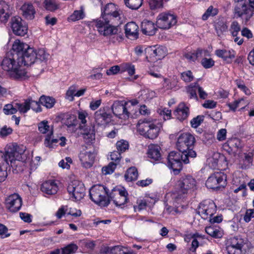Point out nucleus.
Segmentation results:
<instances>
[{
	"instance_id": "obj_13",
	"label": "nucleus",
	"mask_w": 254,
	"mask_h": 254,
	"mask_svg": "<svg viewBox=\"0 0 254 254\" xmlns=\"http://www.w3.org/2000/svg\"><path fill=\"white\" fill-rule=\"evenodd\" d=\"M226 176L223 173L217 172L212 174L207 180L206 186L211 189L224 187L226 185Z\"/></svg>"
},
{
	"instance_id": "obj_36",
	"label": "nucleus",
	"mask_w": 254,
	"mask_h": 254,
	"mask_svg": "<svg viewBox=\"0 0 254 254\" xmlns=\"http://www.w3.org/2000/svg\"><path fill=\"white\" fill-rule=\"evenodd\" d=\"M138 177V172L136 168L130 167L128 169L125 175L126 181L131 182L135 181Z\"/></svg>"
},
{
	"instance_id": "obj_37",
	"label": "nucleus",
	"mask_w": 254,
	"mask_h": 254,
	"mask_svg": "<svg viewBox=\"0 0 254 254\" xmlns=\"http://www.w3.org/2000/svg\"><path fill=\"white\" fill-rule=\"evenodd\" d=\"M39 102L46 108H51L55 103V100L52 97L42 95L39 99Z\"/></svg>"
},
{
	"instance_id": "obj_45",
	"label": "nucleus",
	"mask_w": 254,
	"mask_h": 254,
	"mask_svg": "<svg viewBox=\"0 0 254 254\" xmlns=\"http://www.w3.org/2000/svg\"><path fill=\"white\" fill-rule=\"evenodd\" d=\"M27 100L29 109L31 108L34 111L36 112H40L42 111L39 101H35L33 100L31 98H28Z\"/></svg>"
},
{
	"instance_id": "obj_31",
	"label": "nucleus",
	"mask_w": 254,
	"mask_h": 254,
	"mask_svg": "<svg viewBox=\"0 0 254 254\" xmlns=\"http://www.w3.org/2000/svg\"><path fill=\"white\" fill-rule=\"evenodd\" d=\"M150 56L155 58L156 60H160L164 58L166 54V49L162 47H154L150 50Z\"/></svg>"
},
{
	"instance_id": "obj_51",
	"label": "nucleus",
	"mask_w": 254,
	"mask_h": 254,
	"mask_svg": "<svg viewBox=\"0 0 254 254\" xmlns=\"http://www.w3.org/2000/svg\"><path fill=\"white\" fill-rule=\"evenodd\" d=\"M182 79L186 82H190L193 80L194 76L190 70H187L181 73Z\"/></svg>"
},
{
	"instance_id": "obj_26",
	"label": "nucleus",
	"mask_w": 254,
	"mask_h": 254,
	"mask_svg": "<svg viewBox=\"0 0 254 254\" xmlns=\"http://www.w3.org/2000/svg\"><path fill=\"white\" fill-rule=\"evenodd\" d=\"M189 114V108L186 106L184 103H180L174 112L175 116L180 121H183L186 119Z\"/></svg>"
},
{
	"instance_id": "obj_39",
	"label": "nucleus",
	"mask_w": 254,
	"mask_h": 254,
	"mask_svg": "<svg viewBox=\"0 0 254 254\" xmlns=\"http://www.w3.org/2000/svg\"><path fill=\"white\" fill-rule=\"evenodd\" d=\"M111 254H136L132 251H127V249L121 246L111 247Z\"/></svg>"
},
{
	"instance_id": "obj_54",
	"label": "nucleus",
	"mask_w": 254,
	"mask_h": 254,
	"mask_svg": "<svg viewBox=\"0 0 254 254\" xmlns=\"http://www.w3.org/2000/svg\"><path fill=\"white\" fill-rule=\"evenodd\" d=\"M38 129L42 133H46L50 130V126L47 121H43L38 124Z\"/></svg>"
},
{
	"instance_id": "obj_63",
	"label": "nucleus",
	"mask_w": 254,
	"mask_h": 254,
	"mask_svg": "<svg viewBox=\"0 0 254 254\" xmlns=\"http://www.w3.org/2000/svg\"><path fill=\"white\" fill-rule=\"evenodd\" d=\"M120 70V67L119 65H114L111 67L106 71L108 75H115L117 74Z\"/></svg>"
},
{
	"instance_id": "obj_20",
	"label": "nucleus",
	"mask_w": 254,
	"mask_h": 254,
	"mask_svg": "<svg viewBox=\"0 0 254 254\" xmlns=\"http://www.w3.org/2000/svg\"><path fill=\"white\" fill-rule=\"evenodd\" d=\"M112 118V115L108 112V107L101 108L94 113V120L98 125L109 123Z\"/></svg>"
},
{
	"instance_id": "obj_64",
	"label": "nucleus",
	"mask_w": 254,
	"mask_h": 254,
	"mask_svg": "<svg viewBox=\"0 0 254 254\" xmlns=\"http://www.w3.org/2000/svg\"><path fill=\"white\" fill-rule=\"evenodd\" d=\"M12 132V129L10 127H7L6 126L3 127L0 129V135L1 137H5L8 135L11 134Z\"/></svg>"
},
{
	"instance_id": "obj_38",
	"label": "nucleus",
	"mask_w": 254,
	"mask_h": 254,
	"mask_svg": "<svg viewBox=\"0 0 254 254\" xmlns=\"http://www.w3.org/2000/svg\"><path fill=\"white\" fill-rule=\"evenodd\" d=\"M199 237V235L197 233L194 234H189L186 236L185 238V241H187V239L190 238H192V242L191 244V247L190 250V251L192 252H195L196 251V249L199 246V242L197 240V238Z\"/></svg>"
},
{
	"instance_id": "obj_12",
	"label": "nucleus",
	"mask_w": 254,
	"mask_h": 254,
	"mask_svg": "<svg viewBox=\"0 0 254 254\" xmlns=\"http://www.w3.org/2000/svg\"><path fill=\"white\" fill-rule=\"evenodd\" d=\"M67 190L71 197L76 201L84 198L85 195V188L84 184L78 180L71 181L68 185Z\"/></svg>"
},
{
	"instance_id": "obj_29",
	"label": "nucleus",
	"mask_w": 254,
	"mask_h": 254,
	"mask_svg": "<svg viewBox=\"0 0 254 254\" xmlns=\"http://www.w3.org/2000/svg\"><path fill=\"white\" fill-rule=\"evenodd\" d=\"M160 147L157 145L152 144L148 146V156L154 161H158L161 159Z\"/></svg>"
},
{
	"instance_id": "obj_21",
	"label": "nucleus",
	"mask_w": 254,
	"mask_h": 254,
	"mask_svg": "<svg viewBox=\"0 0 254 254\" xmlns=\"http://www.w3.org/2000/svg\"><path fill=\"white\" fill-rule=\"evenodd\" d=\"M29 46L28 45L19 40H16L12 44V49L9 54L13 56L14 58H16L17 60H19L20 57H22L24 51H26Z\"/></svg>"
},
{
	"instance_id": "obj_60",
	"label": "nucleus",
	"mask_w": 254,
	"mask_h": 254,
	"mask_svg": "<svg viewBox=\"0 0 254 254\" xmlns=\"http://www.w3.org/2000/svg\"><path fill=\"white\" fill-rule=\"evenodd\" d=\"M121 158V153L118 151H114L111 154V159L115 162V163L118 164Z\"/></svg>"
},
{
	"instance_id": "obj_9",
	"label": "nucleus",
	"mask_w": 254,
	"mask_h": 254,
	"mask_svg": "<svg viewBox=\"0 0 254 254\" xmlns=\"http://www.w3.org/2000/svg\"><path fill=\"white\" fill-rule=\"evenodd\" d=\"M176 186L178 193L176 198H181L196 189V181L190 176H186L178 181Z\"/></svg>"
},
{
	"instance_id": "obj_11",
	"label": "nucleus",
	"mask_w": 254,
	"mask_h": 254,
	"mask_svg": "<svg viewBox=\"0 0 254 254\" xmlns=\"http://www.w3.org/2000/svg\"><path fill=\"white\" fill-rule=\"evenodd\" d=\"M185 156L180 152L172 151L168 156V166L172 169L175 175L178 174L182 169V162Z\"/></svg>"
},
{
	"instance_id": "obj_19",
	"label": "nucleus",
	"mask_w": 254,
	"mask_h": 254,
	"mask_svg": "<svg viewBox=\"0 0 254 254\" xmlns=\"http://www.w3.org/2000/svg\"><path fill=\"white\" fill-rule=\"evenodd\" d=\"M11 27L14 34L23 36L28 31L27 25L23 22L22 19L19 16L12 18Z\"/></svg>"
},
{
	"instance_id": "obj_59",
	"label": "nucleus",
	"mask_w": 254,
	"mask_h": 254,
	"mask_svg": "<svg viewBox=\"0 0 254 254\" xmlns=\"http://www.w3.org/2000/svg\"><path fill=\"white\" fill-rule=\"evenodd\" d=\"M122 66L124 70L127 71L129 75H132L135 73V67L133 65L126 63L123 64Z\"/></svg>"
},
{
	"instance_id": "obj_33",
	"label": "nucleus",
	"mask_w": 254,
	"mask_h": 254,
	"mask_svg": "<svg viewBox=\"0 0 254 254\" xmlns=\"http://www.w3.org/2000/svg\"><path fill=\"white\" fill-rule=\"evenodd\" d=\"M215 30L218 36H220L227 29L226 23L223 18H219L214 21Z\"/></svg>"
},
{
	"instance_id": "obj_58",
	"label": "nucleus",
	"mask_w": 254,
	"mask_h": 254,
	"mask_svg": "<svg viewBox=\"0 0 254 254\" xmlns=\"http://www.w3.org/2000/svg\"><path fill=\"white\" fill-rule=\"evenodd\" d=\"M201 63L205 68H210L214 64V61L212 59L203 58Z\"/></svg>"
},
{
	"instance_id": "obj_48",
	"label": "nucleus",
	"mask_w": 254,
	"mask_h": 254,
	"mask_svg": "<svg viewBox=\"0 0 254 254\" xmlns=\"http://www.w3.org/2000/svg\"><path fill=\"white\" fill-rule=\"evenodd\" d=\"M230 30L233 37L238 36L241 30V27L237 21H235L232 23Z\"/></svg>"
},
{
	"instance_id": "obj_61",
	"label": "nucleus",
	"mask_w": 254,
	"mask_h": 254,
	"mask_svg": "<svg viewBox=\"0 0 254 254\" xmlns=\"http://www.w3.org/2000/svg\"><path fill=\"white\" fill-rule=\"evenodd\" d=\"M253 217H254V209H248L244 217V220L246 222H249Z\"/></svg>"
},
{
	"instance_id": "obj_44",
	"label": "nucleus",
	"mask_w": 254,
	"mask_h": 254,
	"mask_svg": "<svg viewBox=\"0 0 254 254\" xmlns=\"http://www.w3.org/2000/svg\"><path fill=\"white\" fill-rule=\"evenodd\" d=\"M116 147L118 151L121 153L124 152L128 148V142L124 140L118 141L116 143Z\"/></svg>"
},
{
	"instance_id": "obj_55",
	"label": "nucleus",
	"mask_w": 254,
	"mask_h": 254,
	"mask_svg": "<svg viewBox=\"0 0 254 254\" xmlns=\"http://www.w3.org/2000/svg\"><path fill=\"white\" fill-rule=\"evenodd\" d=\"M77 88V86L73 85L71 86L67 91L66 94L70 101H72L73 100V97L75 96Z\"/></svg>"
},
{
	"instance_id": "obj_30",
	"label": "nucleus",
	"mask_w": 254,
	"mask_h": 254,
	"mask_svg": "<svg viewBox=\"0 0 254 254\" xmlns=\"http://www.w3.org/2000/svg\"><path fill=\"white\" fill-rule=\"evenodd\" d=\"M83 129V138L85 141L87 143H92L95 140V130L94 127L91 126L85 127Z\"/></svg>"
},
{
	"instance_id": "obj_16",
	"label": "nucleus",
	"mask_w": 254,
	"mask_h": 254,
	"mask_svg": "<svg viewBox=\"0 0 254 254\" xmlns=\"http://www.w3.org/2000/svg\"><path fill=\"white\" fill-rule=\"evenodd\" d=\"M128 193L123 188L122 189L113 190L109 193L110 202L112 200L117 206L124 205L127 202Z\"/></svg>"
},
{
	"instance_id": "obj_46",
	"label": "nucleus",
	"mask_w": 254,
	"mask_h": 254,
	"mask_svg": "<svg viewBox=\"0 0 254 254\" xmlns=\"http://www.w3.org/2000/svg\"><path fill=\"white\" fill-rule=\"evenodd\" d=\"M3 112L6 115H12L17 112V108L15 103L14 104H8L4 106Z\"/></svg>"
},
{
	"instance_id": "obj_50",
	"label": "nucleus",
	"mask_w": 254,
	"mask_h": 254,
	"mask_svg": "<svg viewBox=\"0 0 254 254\" xmlns=\"http://www.w3.org/2000/svg\"><path fill=\"white\" fill-rule=\"evenodd\" d=\"M117 164L113 162H110L107 166L102 168V171L105 175L110 174L112 173L115 169L116 168Z\"/></svg>"
},
{
	"instance_id": "obj_35",
	"label": "nucleus",
	"mask_w": 254,
	"mask_h": 254,
	"mask_svg": "<svg viewBox=\"0 0 254 254\" xmlns=\"http://www.w3.org/2000/svg\"><path fill=\"white\" fill-rule=\"evenodd\" d=\"M198 83L190 84L186 87L187 93L190 99H193L198 101V98L196 92L197 91Z\"/></svg>"
},
{
	"instance_id": "obj_22",
	"label": "nucleus",
	"mask_w": 254,
	"mask_h": 254,
	"mask_svg": "<svg viewBox=\"0 0 254 254\" xmlns=\"http://www.w3.org/2000/svg\"><path fill=\"white\" fill-rule=\"evenodd\" d=\"M79 160L82 165L85 168H89L93 166L95 158V154L91 151H82L79 155Z\"/></svg>"
},
{
	"instance_id": "obj_52",
	"label": "nucleus",
	"mask_w": 254,
	"mask_h": 254,
	"mask_svg": "<svg viewBox=\"0 0 254 254\" xmlns=\"http://www.w3.org/2000/svg\"><path fill=\"white\" fill-rule=\"evenodd\" d=\"M204 116L199 115L193 118L190 121V124L192 127H197L204 120Z\"/></svg>"
},
{
	"instance_id": "obj_47",
	"label": "nucleus",
	"mask_w": 254,
	"mask_h": 254,
	"mask_svg": "<svg viewBox=\"0 0 254 254\" xmlns=\"http://www.w3.org/2000/svg\"><path fill=\"white\" fill-rule=\"evenodd\" d=\"M3 163H5V162H0V182H3L7 176V173L6 169L8 163L7 162L6 165L3 166Z\"/></svg>"
},
{
	"instance_id": "obj_41",
	"label": "nucleus",
	"mask_w": 254,
	"mask_h": 254,
	"mask_svg": "<svg viewBox=\"0 0 254 254\" xmlns=\"http://www.w3.org/2000/svg\"><path fill=\"white\" fill-rule=\"evenodd\" d=\"M143 0H124L125 5L130 9H137L142 4Z\"/></svg>"
},
{
	"instance_id": "obj_17",
	"label": "nucleus",
	"mask_w": 254,
	"mask_h": 254,
	"mask_svg": "<svg viewBox=\"0 0 254 254\" xmlns=\"http://www.w3.org/2000/svg\"><path fill=\"white\" fill-rule=\"evenodd\" d=\"M177 23L176 17L171 14L162 13L160 14L156 21V25L161 29H169Z\"/></svg>"
},
{
	"instance_id": "obj_53",
	"label": "nucleus",
	"mask_w": 254,
	"mask_h": 254,
	"mask_svg": "<svg viewBox=\"0 0 254 254\" xmlns=\"http://www.w3.org/2000/svg\"><path fill=\"white\" fill-rule=\"evenodd\" d=\"M87 113L85 111L79 112L78 113V118L81 121V125H80L79 128L81 129L85 127V124L86 123V118L87 117Z\"/></svg>"
},
{
	"instance_id": "obj_6",
	"label": "nucleus",
	"mask_w": 254,
	"mask_h": 254,
	"mask_svg": "<svg viewBox=\"0 0 254 254\" xmlns=\"http://www.w3.org/2000/svg\"><path fill=\"white\" fill-rule=\"evenodd\" d=\"M233 13L235 17L242 18L243 23L248 25L254 15V9H251L245 0H234Z\"/></svg>"
},
{
	"instance_id": "obj_5",
	"label": "nucleus",
	"mask_w": 254,
	"mask_h": 254,
	"mask_svg": "<svg viewBox=\"0 0 254 254\" xmlns=\"http://www.w3.org/2000/svg\"><path fill=\"white\" fill-rule=\"evenodd\" d=\"M49 56V55L46 53L44 49L36 51L29 46V48L24 51L22 57H20L19 61L21 64L28 66L31 65L36 61H46Z\"/></svg>"
},
{
	"instance_id": "obj_15",
	"label": "nucleus",
	"mask_w": 254,
	"mask_h": 254,
	"mask_svg": "<svg viewBox=\"0 0 254 254\" xmlns=\"http://www.w3.org/2000/svg\"><path fill=\"white\" fill-rule=\"evenodd\" d=\"M6 209L10 212L15 213L20 210L22 204L21 197L17 193H13L7 196L5 200Z\"/></svg>"
},
{
	"instance_id": "obj_7",
	"label": "nucleus",
	"mask_w": 254,
	"mask_h": 254,
	"mask_svg": "<svg viewBox=\"0 0 254 254\" xmlns=\"http://www.w3.org/2000/svg\"><path fill=\"white\" fill-rule=\"evenodd\" d=\"M137 130L140 134L151 139L156 138L160 130V125L150 121L140 120L137 125Z\"/></svg>"
},
{
	"instance_id": "obj_56",
	"label": "nucleus",
	"mask_w": 254,
	"mask_h": 254,
	"mask_svg": "<svg viewBox=\"0 0 254 254\" xmlns=\"http://www.w3.org/2000/svg\"><path fill=\"white\" fill-rule=\"evenodd\" d=\"M53 134V131L51 130L50 134H48L45 139L44 144L46 147H52V143H57L58 141L57 139H51V136Z\"/></svg>"
},
{
	"instance_id": "obj_25",
	"label": "nucleus",
	"mask_w": 254,
	"mask_h": 254,
	"mask_svg": "<svg viewBox=\"0 0 254 254\" xmlns=\"http://www.w3.org/2000/svg\"><path fill=\"white\" fill-rule=\"evenodd\" d=\"M58 187L54 181H48L43 183L41 187L42 192L47 194H54L57 192Z\"/></svg>"
},
{
	"instance_id": "obj_34",
	"label": "nucleus",
	"mask_w": 254,
	"mask_h": 254,
	"mask_svg": "<svg viewBox=\"0 0 254 254\" xmlns=\"http://www.w3.org/2000/svg\"><path fill=\"white\" fill-rule=\"evenodd\" d=\"M44 4L45 8L51 12H54L61 7L60 3L56 0H45Z\"/></svg>"
},
{
	"instance_id": "obj_4",
	"label": "nucleus",
	"mask_w": 254,
	"mask_h": 254,
	"mask_svg": "<svg viewBox=\"0 0 254 254\" xmlns=\"http://www.w3.org/2000/svg\"><path fill=\"white\" fill-rule=\"evenodd\" d=\"M252 247L247 239L237 236L228 240L226 250L228 254H247Z\"/></svg>"
},
{
	"instance_id": "obj_10",
	"label": "nucleus",
	"mask_w": 254,
	"mask_h": 254,
	"mask_svg": "<svg viewBox=\"0 0 254 254\" xmlns=\"http://www.w3.org/2000/svg\"><path fill=\"white\" fill-rule=\"evenodd\" d=\"M26 147L23 145L19 146L13 145L10 151L5 152L0 156V162L4 161L3 166L6 165L8 161L12 162L13 160L20 161L22 160V155L24 153Z\"/></svg>"
},
{
	"instance_id": "obj_57",
	"label": "nucleus",
	"mask_w": 254,
	"mask_h": 254,
	"mask_svg": "<svg viewBox=\"0 0 254 254\" xmlns=\"http://www.w3.org/2000/svg\"><path fill=\"white\" fill-rule=\"evenodd\" d=\"M235 82L237 87L244 92L246 95H250L251 94L250 90L246 86L243 81L236 80Z\"/></svg>"
},
{
	"instance_id": "obj_18",
	"label": "nucleus",
	"mask_w": 254,
	"mask_h": 254,
	"mask_svg": "<svg viewBox=\"0 0 254 254\" xmlns=\"http://www.w3.org/2000/svg\"><path fill=\"white\" fill-rule=\"evenodd\" d=\"M127 102L124 101H115L112 106L113 114L120 119H127L130 116L127 107Z\"/></svg>"
},
{
	"instance_id": "obj_23",
	"label": "nucleus",
	"mask_w": 254,
	"mask_h": 254,
	"mask_svg": "<svg viewBox=\"0 0 254 254\" xmlns=\"http://www.w3.org/2000/svg\"><path fill=\"white\" fill-rule=\"evenodd\" d=\"M13 8L4 1H0V20L2 22H7L12 14Z\"/></svg>"
},
{
	"instance_id": "obj_32",
	"label": "nucleus",
	"mask_w": 254,
	"mask_h": 254,
	"mask_svg": "<svg viewBox=\"0 0 254 254\" xmlns=\"http://www.w3.org/2000/svg\"><path fill=\"white\" fill-rule=\"evenodd\" d=\"M230 51L225 50H217L215 51V54L219 57L222 58L224 61L227 63H230L235 56L233 53Z\"/></svg>"
},
{
	"instance_id": "obj_42",
	"label": "nucleus",
	"mask_w": 254,
	"mask_h": 254,
	"mask_svg": "<svg viewBox=\"0 0 254 254\" xmlns=\"http://www.w3.org/2000/svg\"><path fill=\"white\" fill-rule=\"evenodd\" d=\"M205 232L209 235L215 238H218L222 237L221 232L213 227L209 226L206 227Z\"/></svg>"
},
{
	"instance_id": "obj_24",
	"label": "nucleus",
	"mask_w": 254,
	"mask_h": 254,
	"mask_svg": "<svg viewBox=\"0 0 254 254\" xmlns=\"http://www.w3.org/2000/svg\"><path fill=\"white\" fill-rule=\"evenodd\" d=\"M23 16L27 20H32L35 17L36 10L30 2L24 3L21 7Z\"/></svg>"
},
{
	"instance_id": "obj_8",
	"label": "nucleus",
	"mask_w": 254,
	"mask_h": 254,
	"mask_svg": "<svg viewBox=\"0 0 254 254\" xmlns=\"http://www.w3.org/2000/svg\"><path fill=\"white\" fill-rule=\"evenodd\" d=\"M109 195L107 188L101 185L93 186L89 190L91 199L101 206H106L110 203Z\"/></svg>"
},
{
	"instance_id": "obj_14",
	"label": "nucleus",
	"mask_w": 254,
	"mask_h": 254,
	"mask_svg": "<svg viewBox=\"0 0 254 254\" xmlns=\"http://www.w3.org/2000/svg\"><path fill=\"white\" fill-rule=\"evenodd\" d=\"M216 210L215 203L213 201L207 200L201 202L196 211L202 218L206 219L208 217H212Z\"/></svg>"
},
{
	"instance_id": "obj_2",
	"label": "nucleus",
	"mask_w": 254,
	"mask_h": 254,
	"mask_svg": "<svg viewBox=\"0 0 254 254\" xmlns=\"http://www.w3.org/2000/svg\"><path fill=\"white\" fill-rule=\"evenodd\" d=\"M19 60L8 53L1 63L2 69L8 73L9 75L15 79H23L27 77V72L21 65Z\"/></svg>"
},
{
	"instance_id": "obj_49",
	"label": "nucleus",
	"mask_w": 254,
	"mask_h": 254,
	"mask_svg": "<svg viewBox=\"0 0 254 254\" xmlns=\"http://www.w3.org/2000/svg\"><path fill=\"white\" fill-rule=\"evenodd\" d=\"M84 13L82 10H75L74 12L70 16L69 19L72 21H75L83 19Z\"/></svg>"
},
{
	"instance_id": "obj_1",
	"label": "nucleus",
	"mask_w": 254,
	"mask_h": 254,
	"mask_svg": "<svg viewBox=\"0 0 254 254\" xmlns=\"http://www.w3.org/2000/svg\"><path fill=\"white\" fill-rule=\"evenodd\" d=\"M98 31L104 36H114L110 41L115 43L122 39L120 29L116 25L122 23L121 13L116 6L112 3L107 4L102 13L101 17L95 21Z\"/></svg>"
},
{
	"instance_id": "obj_28",
	"label": "nucleus",
	"mask_w": 254,
	"mask_h": 254,
	"mask_svg": "<svg viewBox=\"0 0 254 254\" xmlns=\"http://www.w3.org/2000/svg\"><path fill=\"white\" fill-rule=\"evenodd\" d=\"M137 25L134 22L127 23L125 27V33L126 36L129 38L136 39L138 37Z\"/></svg>"
},
{
	"instance_id": "obj_27",
	"label": "nucleus",
	"mask_w": 254,
	"mask_h": 254,
	"mask_svg": "<svg viewBox=\"0 0 254 254\" xmlns=\"http://www.w3.org/2000/svg\"><path fill=\"white\" fill-rule=\"evenodd\" d=\"M141 29L143 34L149 36L154 35L157 30L154 24L152 22L147 20H144L142 22Z\"/></svg>"
},
{
	"instance_id": "obj_3",
	"label": "nucleus",
	"mask_w": 254,
	"mask_h": 254,
	"mask_svg": "<svg viewBox=\"0 0 254 254\" xmlns=\"http://www.w3.org/2000/svg\"><path fill=\"white\" fill-rule=\"evenodd\" d=\"M194 142V137L189 133H182L178 138L177 147L179 152L183 154V156H185L184 160L185 164L189 163L190 157L194 158L196 156V152L193 150Z\"/></svg>"
},
{
	"instance_id": "obj_43",
	"label": "nucleus",
	"mask_w": 254,
	"mask_h": 254,
	"mask_svg": "<svg viewBox=\"0 0 254 254\" xmlns=\"http://www.w3.org/2000/svg\"><path fill=\"white\" fill-rule=\"evenodd\" d=\"M15 107L17 111H18L21 113H26L29 110L28 100H25L23 103H15Z\"/></svg>"
},
{
	"instance_id": "obj_62",
	"label": "nucleus",
	"mask_w": 254,
	"mask_h": 254,
	"mask_svg": "<svg viewBox=\"0 0 254 254\" xmlns=\"http://www.w3.org/2000/svg\"><path fill=\"white\" fill-rule=\"evenodd\" d=\"M227 130L225 128H222L217 132V139L219 141H223L225 140L226 137Z\"/></svg>"
},
{
	"instance_id": "obj_40",
	"label": "nucleus",
	"mask_w": 254,
	"mask_h": 254,
	"mask_svg": "<svg viewBox=\"0 0 254 254\" xmlns=\"http://www.w3.org/2000/svg\"><path fill=\"white\" fill-rule=\"evenodd\" d=\"M78 249V246L73 243L67 245L61 250V254H73Z\"/></svg>"
}]
</instances>
